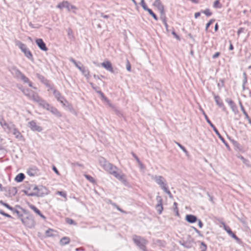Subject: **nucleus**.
Masks as SVG:
<instances>
[{"mask_svg":"<svg viewBox=\"0 0 251 251\" xmlns=\"http://www.w3.org/2000/svg\"><path fill=\"white\" fill-rule=\"evenodd\" d=\"M22 92L29 99L38 103L40 106L45 101V100L42 99L36 93L31 91L28 89H23Z\"/></svg>","mask_w":251,"mask_h":251,"instance_id":"nucleus-1","label":"nucleus"},{"mask_svg":"<svg viewBox=\"0 0 251 251\" xmlns=\"http://www.w3.org/2000/svg\"><path fill=\"white\" fill-rule=\"evenodd\" d=\"M99 161L100 165L110 174H111L113 171L117 170V167L116 166L108 162L102 157L99 158Z\"/></svg>","mask_w":251,"mask_h":251,"instance_id":"nucleus-2","label":"nucleus"},{"mask_svg":"<svg viewBox=\"0 0 251 251\" xmlns=\"http://www.w3.org/2000/svg\"><path fill=\"white\" fill-rule=\"evenodd\" d=\"M16 45L24 53L25 56L30 60L33 61V58L31 51L27 48L26 46L19 41H16Z\"/></svg>","mask_w":251,"mask_h":251,"instance_id":"nucleus-3","label":"nucleus"},{"mask_svg":"<svg viewBox=\"0 0 251 251\" xmlns=\"http://www.w3.org/2000/svg\"><path fill=\"white\" fill-rule=\"evenodd\" d=\"M132 239L134 243L138 246L141 250L146 251L147 241L145 239L140 236L134 235L132 237Z\"/></svg>","mask_w":251,"mask_h":251,"instance_id":"nucleus-4","label":"nucleus"},{"mask_svg":"<svg viewBox=\"0 0 251 251\" xmlns=\"http://www.w3.org/2000/svg\"><path fill=\"white\" fill-rule=\"evenodd\" d=\"M151 178L163 190L167 186V183L165 178L161 176L151 175Z\"/></svg>","mask_w":251,"mask_h":251,"instance_id":"nucleus-5","label":"nucleus"},{"mask_svg":"<svg viewBox=\"0 0 251 251\" xmlns=\"http://www.w3.org/2000/svg\"><path fill=\"white\" fill-rule=\"evenodd\" d=\"M111 175L124 184L126 183V176L119 168H117L116 171H113Z\"/></svg>","mask_w":251,"mask_h":251,"instance_id":"nucleus-6","label":"nucleus"},{"mask_svg":"<svg viewBox=\"0 0 251 251\" xmlns=\"http://www.w3.org/2000/svg\"><path fill=\"white\" fill-rule=\"evenodd\" d=\"M201 111H202V114H203L204 116V118L206 120V121H207V122L210 125V126H211V127L213 129V130L214 131V132H215V133L218 135V136L219 137V138L223 141V142H224L225 141V140L224 139V138L221 136V135L220 134L219 132L218 131V130L217 129V128H216V127L214 126V125L211 123V122L209 120V119H208L207 115L205 113L204 111L202 109H201Z\"/></svg>","mask_w":251,"mask_h":251,"instance_id":"nucleus-7","label":"nucleus"},{"mask_svg":"<svg viewBox=\"0 0 251 251\" xmlns=\"http://www.w3.org/2000/svg\"><path fill=\"white\" fill-rule=\"evenodd\" d=\"M27 126L33 131L41 132L43 130V128L37 125L34 121L28 122Z\"/></svg>","mask_w":251,"mask_h":251,"instance_id":"nucleus-8","label":"nucleus"},{"mask_svg":"<svg viewBox=\"0 0 251 251\" xmlns=\"http://www.w3.org/2000/svg\"><path fill=\"white\" fill-rule=\"evenodd\" d=\"M21 221L25 226L29 228L33 227L35 225L34 220L31 217L21 218Z\"/></svg>","mask_w":251,"mask_h":251,"instance_id":"nucleus-9","label":"nucleus"},{"mask_svg":"<svg viewBox=\"0 0 251 251\" xmlns=\"http://www.w3.org/2000/svg\"><path fill=\"white\" fill-rule=\"evenodd\" d=\"M157 201L155 208L159 214H161L163 209L162 206V199L160 196H157L156 198Z\"/></svg>","mask_w":251,"mask_h":251,"instance_id":"nucleus-10","label":"nucleus"},{"mask_svg":"<svg viewBox=\"0 0 251 251\" xmlns=\"http://www.w3.org/2000/svg\"><path fill=\"white\" fill-rule=\"evenodd\" d=\"M79 64L81 65H79L77 68L82 73L83 75L87 78L88 79L90 77V72L88 69H86L85 67H84L81 63L79 62Z\"/></svg>","mask_w":251,"mask_h":251,"instance_id":"nucleus-11","label":"nucleus"},{"mask_svg":"<svg viewBox=\"0 0 251 251\" xmlns=\"http://www.w3.org/2000/svg\"><path fill=\"white\" fill-rule=\"evenodd\" d=\"M53 94L58 101L62 103L63 105H66L65 102L67 103V101L65 100L64 98L61 95L58 91L54 90Z\"/></svg>","mask_w":251,"mask_h":251,"instance_id":"nucleus-12","label":"nucleus"},{"mask_svg":"<svg viewBox=\"0 0 251 251\" xmlns=\"http://www.w3.org/2000/svg\"><path fill=\"white\" fill-rule=\"evenodd\" d=\"M101 66L109 72L114 73V70L112 64L109 61H105L101 63Z\"/></svg>","mask_w":251,"mask_h":251,"instance_id":"nucleus-13","label":"nucleus"},{"mask_svg":"<svg viewBox=\"0 0 251 251\" xmlns=\"http://www.w3.org/2000/svg\"><path fill=\"white\" fill-rule=\"evenodd\" d=\"M153 5L157 7L160 14H163V11H164V6L160 0H155L153 3Z\"/></svg>","mask_w":251,"mask_h":251,"instance_id":"nucleus-14","label":"nucleus"},{"mask_svg":"<svg viewBox=\"0 0 251 251\" xmlns=\"http://www.w3.org/2000/svg\"><path fill=\"white\" fill-rule=\"evenodd\" d=\"M37 46L42 50L47 51L48 48L46 47L45 43L42 39H37L35 41Z\"/></svg>","mask_w":251,"mask_h":251,"instance_id":"nucleus-15","label":"nucleus"},{"mask_svg":"<svg viewBox=\"0 0 251 251\" xmlns=\"http://www.w3.org/2000/svg\"><path fill=\"white\" fill-rule=\"evenodd\" d=\"M185 220L189 223H194L198 221L197 217L191 214L186 215Z\"/></svg>","mask_w":251,"mask_h":251,"instance_id":"nucleus-16","label":"nucleus"},{"mask_svg":"<svg viewBox=\"0 0 251 251\" xmlns=\"http://www.w3.org/2000/svg\"><path fill=\"white\" fill-rule=\"evenodd\" d=\"M12 133L15 135V137L21 140L23 138V135L21 134L20 132L16 128L15 126L10 131Z\"/></svg>","mask_w":251,"mask_h":251,"instance_id":"nucleus-17","label":"nucleus"},{"mask_svg":"<svg viewBox=\"0 0 251 251\" xmlns=\"http://www.w3.org/2000/svg\"><path fill=\"white\" fill-rule=\"evenodd\" d=\"M12 73L14 75V76L18 79L20 78L23 74L19 69L16 67H13L12 68Z\"/></svg>","mask_w":251,"mask_h":251,"instance_id":"nucleus-18","label":"nucleus"},{"mask_svg":"<svg viewBox=\"0 0 251 251\" xmlns=\"http://www.w3.org/2000/svg\"><path fill=\"white\" fill-rule=\"evenodd\" d=\"M29 207L31 210H32L35 213L40 216L41 218L44 219L46 218L41 213L40 211L36 207V206L32 204H30L29 205Z\"/></svg>","mask_w":251,"mask_h":251,"instance_id":"nucleus-19","label":"nucleus"},{"mask_svg":"<svg viewBox=\"0 0 251 251\" xmlns=\"http://www.w3.org/2000/svg\"><path fill=\"white\" fill-rule=\"evenodd\" d=\"M224 229L228 233V234L232 238H233L237 241L239 240V238L236 236V235L234 233H233V232L231 231L229 227L225 225Z\"/></svg>","mask_w":251,"mask_h":251,"instance_id":"nucleus-20","label":"nucleus"},{"mask_svg":"<svg viewBox=\"0 0 251 251\" xmlns=\"http://www.w3.org/2000/svg\"><path fill=\"white\" fill-rule=\"evenodd\" d=\"M19 79L22 80L24 83H28V86L29 87H32V82L24 74L22 75L20 77Z\"/></svg>","mask_w":251,"mask_h":251,"instance_id":"nucleus-21","label":"nucleus"},{"mask_svg":"<svg viewBox=\"0 0 251 251\" xmlns=\"http://www.w3.org/2000/svg\"><path fill=\"white\" fill-rule=\"evenodd\" d=\"M66 8L68 11H72L74 13H75V11L77 9V7H76L75 5L71 4L68 1Z\"/></svg>","mask_w":251,"mask_h":251,"instance_id":"nucleus-22","label":"nucleus"},{"mask_svg":"<svg viewBox=\"0 0 251 251\" xmlns=\"http://www.w3.org/2000/svg\"><path fill=\"white\" fill-rule=\"evenodd\" d=\"M43 108L46 109V110L50 111V112L53 110L54 107L50 105L48 103H47L45 100L43 103V104L41 105Z\"/></svg>","mask_w":251,"mask_h":251,"instance_id":"nucleus-23","label":"nucleus"},{"mask_svg":"<svg viewBox=\"0 0 251 251\" xmlns=\"http://www.w3.org/2000/svg\"><path fill=\"white\" fill-rule=\"evenodd\" d=\"M70 242V239L68 237H64L60 240V244L61 246H64L68 244Z\"/></svg>","mask_w":251,"mask_h":251,"instance_id":"nucleus-24","label":"nucleus"},{"mask_svg":"<svg viewBox=\"0 0 251 251\" xmlns=\"http://www.w3.org/2000/svg\"><path fill=\"white\" fill-rule=\"evenodd\" d=\"M215 100L217 104L221 108H223V110H225V107L222 101L220 100V98L219 96H215Z\"/></svg>","mask_w":251,"mask_h":251,"instance_id":"nucleus-25","label":"nucleus"},{"mask_svg":"<svg viewBox=\"0 0 251 251\" xmlns=\"http://www.w3.org/2000/svg\"><path fill=\"white\" fill-rule=\"evenodd\" d=\"M56 231L52 229H49L46 231V235L48 237L54 236L56 234Z\"/></svg>","mask_w":251,"mask_h":251,"instance_id":"nucleus-26","label":"nucleus"},{"mask_svg":"<svg viewBox=\"0 0 251 251\" xmlns=\"http://www.w3.org/2000/svg\"><path fill=\"white\" fill-rule=\"evenodd\" d=\"M25 175L23 173H20L19 174H18L15 177V180L17 181V182H21L25 178Z\"/></svg>","mask_w":251,"mask_h":251,"instance_id":"nucleus-27","label":"nucleus"},{"mask_svg":"<svg viewBox=\"0 0 251 251\" xmlns=\"http://www.w3.org/2000/svg\"><path fill=\"white\" fill-rule=\"evenodd\" d=\"M51 113L57 117H61L62 114L56 108L54 107Z\"/></svg>","mask_w":251,"mask_h":251,"instance_id":"nucleus-28","label":"nucleus"},{"mask_svg":"<svg viewBox=\"0 0 251 251\" xmlns=\"http://www.w3.org/2000/svg\"><path fill=\"white\" fill-rule=\"evenodd\" d=\"M7 126H5L4 127L5 128V130L7 129L8 131L9 132H10L12 129L14 128V127L15 126L12 123L10 122L9 123H7L6 124Z\"/></svg>","mask_w":251,"mask_h":251,"instance_id":"nucleus-29","label":"nucleus"},{"mask_svg":"<svg viewBox=\"0 0 251 251\" xmlns=\"http://www.w3.org/2000/svg\"><path fill=\"white\" fill-rule=\"evenodd\" d=\"M67 4V1H63L62 2L59 3L56 6V7L60 9H62L63 8H66Z\"/></svg>","mask_w":251,"mask_h":251,"instance_id":"nucleus-30","label":"nucleus"},{"mask_svg":"<svg viewBox=\"0 0 251 251\" xmlns=\"http://www.w3.org/2000/svg\"><path fill=\"white\" fill-rule=\"evenodd\" d=\"M36 76L42 82L44 83L45 84H47V80L45 78V77L43 75H40L39 74H37Z\"/></svg>","mask_w":251,"mask_h":251,"instance_id":"nucleus-31","label":"nucleus"},{"mask_svg":"<svg viewBox=\"0 0 251 251\" xmlns=\"http://www.w3.org/2000/svg\"><path fill=\"white\" fill-rule=\"evenodd\" d=\"M37 174L35 169L30 168L27 171V174L30 176H34Z\"/></svg>","mask_w":251,"mask_h":251,"instance_id":"nucleus-32","label":"nucleus"},{"mask_svg":"<svg viewBox=\"0 0 251 251\" xmlns=\"http://www.w3.org/2000/svg\"><path fill=\"white\" fill-rule=\"evenodd\" d=\"M226 101H227L230 106V107L231 108V109H232V110L233 111H235V110L236 109V105L235 104V103L233 102V101L231 100H226Z\"/></svg>","mask_w":251,"mask_h":251,"instance_id":"nucleus-33","label":"nucleus"},{"mask_svg":"<svg viewBox=\"0 0 251 251\" xmlns=\"http://www.w3.org/2000/svg\"><path fill=\"white\" fill-rule=\"evenodd\" d=\"M148 11L149 14L152 16V17L154 18V19L156 21L158 20V18L156 16V15L153 12V11L151 9H148L146 10Z\"/></svg>","mask_w":251,"mask_h":251,"instance_id":"nucleus-34","label":"nucleus"},{"mask_svg":"<svg viewBox=\"0 0 251 251\" xmlns=\"http://www.w3.org/2000/svg\"><path fill=\"white\" fill-rule=\"evenodd\" d=\"M239 105L241 107V110L242 111L243 114L245 116V117H248V115L247 113L246 112V111H245L241 101H239Z\"/></svg>","mask_w":251,"mask_h":251,"instance_id":"nucleus-35","label":"nucleus"},{"mask_svg":"<svg viewBox=\"0 0 251 251\" xmlns=\"http://www.w3.org/2000/svg\"><path fill=\"white\" fill-rule=\"evenodd\" d=\"M213 7L216 8L222 7V5L220 4L219 0H217L214 1L213 3Z\"/></svg>","mask_w":251,"mask_h":251,"instance_id":"nucleus-36","label":"nucleus"},{"mask_svg":"<svg viewBox=\"0 0 251 251\" xmlns=\"http://www.w3.org/2000/svg\"><path fill=\"white\" fill-rule=\"evenodd\" d=\"M0 203L3 205V206H4L5 207L7 208L8 209H10V210L12 211V210H14V208L13 207H12L11 206H10L8 204L6 203H5L4 202H3L2 201H0Z\"/></svg>","mask_w":251,"mask_h":251,"instance_id":"nucleus-37","label":"nucleus"},{"mask_svg":"<svg viewBox=\"0 0 251 251\" xmlns=\"http://www.w3.org/2000/svg\"><path fill=\"white\" fill-rule=\"evenodd\" d=\"M57 194L64 197L65 199V200H67V195L65 192L63 191H57L56 193Z\"/></svg>","mask_w":251,"mask_h":251,"instance_id":"nucleus-38","label":"nucleus"},{"mask_svg":"<svg viewBox=\"0 0 251 251\" xmlns=\"http://www.w3.org/2000/svg\"><path fill=\"white\" fill-rule=\"evenodd\" d=\"M140 4H141V5L142 6V7H143V8L144 9V10L146 11L147 10H148L149 9L148 8V7L147 6L146 4L145 3V2L144 0H141Z\"/></svg>","mask_w":251,"mask_h":251,"instance_id":"nucleus-39","label":"nucleus"},{"mask_svg":"<svg viewBox=\"0 0 251 251\" xmlns=\"http://www.w3.org/2000/svg\"><path fill=\"white\" fill-rule=\"evenodd\" d=\"M9 191L13 195H15L17 192V188L14 187H11L10 188Z\"/></svg>","mask_w":251,"mask_h":251,"instance_id":"nucleus-40","label":"nucleus"},{"mask_svg":"<svg viewBox=\"0 0 251 251\" xmlns=\"http://www.w3.org/2000/svg\"><path fill=\"white\" fill-rule=\"evenodd\" d=\"M7 123H6L3 119H0V125L4 130H5L4 126H7Z\"/></svg>","mask_w":251,"mask_h":251,"instance_id":"nucleus-41","label":"nucleus"},{"mask_svg":"<svg viewBox=\"0 0 251 251\" xmlns=\"http://www.w3.org/2000/svg\"><path fill=\"white\" fill-rule=\"evenodd\" d=\"M163 190L164 191V192H165L169 195L170 198L173 197L171 192L169 190V189L168 188V186L167 187H166L164 189H163Z\"/></svg>","mask_w":251,"mask_h":251,"instance_id":"nucleus-42","label":"nucleus"},{"mask_svg":"<svg viewBox=\"0 0 251 251\" xmlns=\"http://www.w3.org/2000/svg\"><path fill=\"white\" fill-rule=\"evenodd\" d=\"M176 143L183 151L184 152H185V153H187V150L183 146H182L180 144H179L178 142H176Z\"/></svg>","mask_w":251,"mask_h":251,"instance_id":"nucleus-43","label":"nucleus"},{"mask_svg":"<svg viewBox=\"0 0 251 251\" xmlns=\"http://www.w3.org/2000/svg\"><path fill=\"white\" fill-rule=\"evenodd\" d=\"M84 176L86 177V178L87 180H88L90 182H94V178L92 176H90L89 175H85Z\"/></svg>","mask_w":251,"mask_h":251,"instance_id":"nucleus-44","label":"nucleus"},{"mask_svg":"<svg viewBox=\"0 0 251 251\" xmlns=\"http://www.w3.org/2000/svg\"><path fill=\"white\" fill-rule=\"evenodd\" d=\"M66 222L69 225H75L74 221L70 218H67L66 219Z\"/></svg>","mask_w":251,"mask_h":251,"instance_id":"nucleus-45","label":"nucleus"},{"mask_svg":"<svg viewBox=\"0 0 251 251\" xmlns=\"http://www.w3.org/2000/svg\"><path fill=\"white\" fill-rule=\"evenodd\" d=\"M161 19L162 20L163 23L167 22L165 11H163V14H161Z\"/></svg>","mask_w":251,"mask_h":251,"instance_id":"nucleus-46","label":"nucleus"},{"mask_svg":"<svg viewBox=\"0 0 251 251\" xmlns=\"http://www.w3.org/2000/svg\"><path fill=\"white\" fill-rule=\"evenodd\" d=\"M202 12L204 14H205L207 16H210L212 14V13L208 9H206V10H204Z\"/></svg>","mask_w":251,"mask_h":251,"instance_id":"nucleus-47","label":"nucleus"},{"mask_svg":"<svg viewBox=\"0 0 251 251\" xmlns=\"http://www.w3.org/2000/svg\"><path fill=\"white\" fill-rule=\"evenodd\" d=\"M201 243V248L202 250V251H205L206 249V245L202 242H200Z\"/></svg>","mask_w":251,"mask_h":251,"instance_id":"nucleus-48","label":"nucleus"},{"mask_svg":"<svg viewBox=\"0 0 251 251\" xmlns=\"http://www.w3.org/2000/svg\"><path fill=\"white\" fill-rule=\"evenodd\" d=\"M0 214L2 215H3V216H5V217H8V218H11V216L10 215L5 213L3 211H2L1 210H0Z\"/></svg>","mask_w":251,"mask_h":251,"instance_id":"nucleus-49","label":"nucleus"},{"mask_svg":"<svg viewBox=\"0 0 251 251\" xmlns=\"http://www.w3.org/2000/svg\"><path fill=\"white\" fill-rule=\"evenodd\" d=\"M90 84L92 86L93 89H94L97 92V91H100V88L97 86H95L93 83L90 82Z\"/></svg>","mask_w":251,"mask_h":251,"instance_id":"nucleus-50","label":"nucleus"},{"mask_svg":"<svg viewBox=\"0 0 251 251\" xmlns=\"http://www.w3.org/2000/svg\"><path fill=\"white\" fill-rule=\"evenodd\" d=\"M214 20H211L206 25L205 29L207 30L209 26L214 22Z\"/></svg>","mask_w":251,"mask_h":251,"instance_id":"nucleus-51","label":"nucleus"},{"mask_svg":"<svg viewBox=\"0 0 251 251\" xmlns=\"http://www.w3.org/2000/svg\"><path fill=\"white\" fill-rule=\"evenodd\" d=\"M70 60L74 63L76 67L77 68L79 66V63H77L73 58H71Z\"/></svg>","mask_w":251,"mask_h":251,"instance_id":"nucleus-52","label":"nucleus"},{"mask_svg":"<svg viewBox=\"0 0 251 251\" xmlns=\"http://www.w3.org/2000/svg\"><path fill=\"white\" fill-rule=\"evenodd\" d=\"M68 35L70 38L73 37V31L70 28L68 29Z\"/></svg>","mask_w":251,"mask_h":251,"instance_id":"nucleus-53","label":"nucleus"},{"mask_svg":"<svg viewBox=\"0 0 251 251\" xmlns=\"http://www.w3.org/2000/svg\"><path fill=\"white\" fill-rule=\"evenodd\" d=\"M126 69L128 71H131V66L128 61H127V63L126 64Z\"/></svg>","mask_w":251,"mask_h":251,"instance_id":"nucleus-54","label":"nucleus"},{"mask_svg":"<svg viewBox=\"0 0 251 251\" xmlns=\"http://www.w3.org/2000/svg\"><path fill=\"white\" fill-rule=\"evenodd\" d=\"M138 163L140 166L141 169L144 170L145 168V166L143 165V164L140 161H139V162H138Z\"/></svg>","mask_w":251,"mask_h":251,"instance_id":"nucleus-55","label":"nucleus"},{"mask_svg":"<svg viewBox=\"0 0 251 251\" xmlns=\"http://www.w3.org/2000/svg\"><path fill=\"white\" fill-rule=\"evenodd\" d=\"M172 34L175 37V38L179 40H180V38L178 36V35H177L176 33L175 32V31H173L172 32Z\"/></svg>","mask_w":251,"mask_h":251,"instance_id":"nucleus-56","label":"nucleus"},{"mask_svg":"<svg viewBox=\"0 0 251 251\" xmlns=\"http://www.w3.org/2000/svg\"><path fill=\"white\" fill-rule=\"evenodd\" d=\"M219 55H220V52H217L212 56V58L213 59H215V58L218 57Z\"/></svg>","mask_w":251,"mask_h":251,"instance_id":"nucleus-57","label":"nucleus"},{"mask_svg":"<svg viewBox=\"0 0 251 251\" xmlns=\"http://www.w3.org/2000/svg\"><path fill=\"white\" fill-rule=\"evenodd\" d=\"M243 31H244V28L242 27L240 28L237 31L238 35H239L240 33H242Z\"/></svg>","mask_w":251,"mask_h":251,"instance_id":"nucleus-58","label":"nucleus"},{"mask_svg":"<svg viewBox=\"0 0 251 251\" xmlns=\"http://www.w3.org/2000/svg\"><path fill=\"white\" fill-rule=\"evenodd\" d=\"M52 169L57 175H60L59 172H58V171L57 170L55 167L53 166Z\"/></svg>","mask_w":251,"mask_h":251,"instance_id":"nucleus-59","label":"nucleus"},{"mask_svg":"<svg viewBox=\"0 0 251 251\" xmlns=\"http://www.w3.org/2000/svg\"><path fill=\"white\" fill-rule=\"evenodd\" d=\"M198 225H199V226L200 227V228H202V227L203 226V224L200 220H198Z\"/></svg>","mask_w":251,"mask_h":251,"instance_id":"nucleus-60","label":"nucleus"},{"mask_svg":"<svg viewBox=\"0 0 251 251\" xmlns=\"http://www.w3.org/2000/svg\"><path fill=\"white\" fill-rule=\"evenodd\" d=\"M14 213H16L18 216L20 217L22 216V215L20 214V212L18 211L17 210H12Z\"/></svg>","mask_w":251,"mask_h":251,"instance_id":"nucleus-61","label":"nucleus"},{"mask_svg":"<svg viewBox=\"0 0 251 251\" xmlns=\"http://www.w3.org/2000/svg\"><path fill=\"white\" fill-rule=\"evenodd\" d=\"M100 16L105 18V19H108L109 18V16L107 15H104L102 13H100Z\"/></svg>","mask_w":251,"mask_h":251,"instance_id":"nucleus-62","label":"nucleus"},{"mask_svg":"<svg viewBox=\"0 0 251 251\" xmlns=\"http://www.w3.org/2000/svg\"><path fill=\"white\" fill-rule=\"evenodd\" d=\"M200 15H201V13L200 12L195 13V18H197L198 17L200 16Z\"/></svg>","mask_w":251,"mask_h":251,"instance_id":"nucleus-63","label":"nucleus"},{"mask_svg":"<svg viewBox=\"0 0 251 251\" xmlns=\"http://www.w3.org/2000/svg\"><path fill=\"white\" fill-rule=\"evenodd\" d=\"M97 93L100 95L101 98L103 97V96H104L103 93L101 92L100 91H97Z\"/></svg>","mask_w":251,"mask_h":251,"instance_id":"nucleus-64","label":"nucleus"}]
</instances>
